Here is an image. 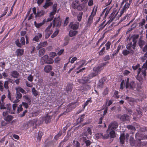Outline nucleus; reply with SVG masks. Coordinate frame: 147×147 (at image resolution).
<instances>
[{"instance_id":"obj_19","label":"nucleus","mask_w":147,"mask_h":147,"mask_svg":"<svg viewBox=\"0 0 147 147\" xmlns=\"http://www.w3.org/2000/svg\"><path fill=\"white\" fill-rule=\"evenodd\" d=\"M42 35L40 33H38L37 35H36L33 39V41H35L38 42L39 40V38H40L42 37Z\"/></svg>"},{"instance_id":"obj_41","label":"nucleus","mask_w":147,"mask_h":147,"mask_svg":"<svg viewBox=\"0 0 147 147\" xmlns=\"http://www.w3.org/2000/svg\"><path fill=\"white\" fill-rule=\"evenodd\" d=\"M110 137L111 138H114L115 137V132L114 130H112L109 133Z\"/></svg>"},{"instance_id":"obj_43","label":"nucleus","mask_w":147,"mask_h":147,"mask_svg":"<svg viewBox=\"0 0 147 147\" xmlns=\"http://www.w3.org/2000/svg\"><path fill=\"white\" fill-rule=\"evenodd\" d=\"M98 74L97 73L95 72V73H91L89 75V76L91 79V78L96 76Z\"/></svg>"},{"instance_id":"obj_47","label":"nucleus","mask_w":147,"mask_h":147,"mask_svg":"<svg viewBox=\"0 0 147 147\" xmlns=\"http://www.w3.org/2000/svg\"><path fill=\"white\" fill-rule=\"evenodd\" d=\"M72 109L70 106H69L68 108L66 109V111L64 112L63 114L65 115L67 113L71 111Z\"/></svg>"},{"instance_id":"obj_4","label":"nucleus","mask_w":147,"mask_h":147,"mask_svg":"<svg viewBox=\"0 0 147 147\" xmlns=\"http://www.w3.org/2000/svg\"><path fill=\"white\" fill-rule=\"evenodd\" d=\"M20 42H21V43L20 42L19 39H17L15 42L16 45L19 47H21L23 45H25V39L24 37H22L21 38Z\"/></svg>"},{"instance_id":"obj_64","label":"nucleus","mask_w":147,"mask_h":147,"mask_svg":"<svg viewBox=\"0 0 147 147\" xmlns=\"http://www.w3.org/2000/svg\"><path fill=\"white\" fill-rule=\"evenodd\" d=\"M111 45V43L110 42H108L105 45L106 46V49L107 50H108L110 48V47Z\"/></svg>"},{"instance_id":"obj_27","label":"nucleus","mask_w":147,"mask_h":147,"mask_svg":"<svg viewBox=\"0 0 147 147\" xmlns=\"http://www.w3.org/2000/svg\"><path fill=\"white\" fill-rule=\"evenodd\" d=\"M45 22V20H44L42 22L37 23L36 21L34 22V24L35 26L37 28H39Z\"/></svg>"},{"instance_id":"obj_21","label":"nucleus","mask_w":147,"mask_h":147,"mask_svg":"<svg viewBox=\"0 0 147 147\" xmlns=\"http://www.w3.org/2000/svg\"><path fill=\"white\" fill-rule=\"evenodd\" d=\"M52 67L50 65H47L44 67V70L46 72H49L52 69Z\"/></svg>"},{"instance_id":"obj_17","label":"nucleus","mask_w":147,"mask_h":147,"mask_svg":"<svg viewBox=\"0 0 147 147\" xmlns=\"http://www.w3.org/2000/svg\"><path fill=\"white\" fill-rule=\"evenodd\" d=\"M43 135V133L41 131H39L38 133L36 134V135L37 140L38 141H41L42 136Z\"/></svg>"},{"instance_id":"obj_32","label":"nucleus","mask_w":147,"mask_h":147,"mask_svg":"<svg viewBox=\"0 0 147 147\" xmlns=\"http://www.w3.org/2000/svg\"><path fill=\"white\" fill-rule=\"evenodd\" d=\"M16 91H18L22 93H24L26 94V92L21 87H18V88H16Z\"/></svg>"},{"instance_id":"obj_61","label":"nucleus","mask_w":147,"mask_h":147,"mask_svg":"<svg viewBox=\"0 0 147 147\" xmlns=\"http://www.w3.org/2000/svg\"><path fill=\"white\" fill-rule=\"evenodd\" d=\"M85 143L86 144V146H89L91 144V142L89 140H86L85 141Z\"/></svg>"},{"instance_id":"obj_13","label":"nucleus","mask_w":147,"mask_h":147,"mask_svg":"<svg viewBox=\"0 0 147 147\" xmlns=\"http://www.w3.org/2000/svg\"><path fill=\"white\" fill-rule=\"evenodd\" d=\"M48 58L49 56L47 55H45L42 57L41 58V64L43 65L44 63H46Z\"/></svg>"},{"instance_id":"obj_16","label":"nucleus","mask_w":147,"mask_h":147,"mask_svg":"<svg viewBox=\"0 0 147 147\" xmlns=\"http://www.w3.org/2000/svg\"><path fill=\"white\" fill-rule=\"evenodd\" d=\"M105 81V78L103 77L101 78L99 81V83H98L97 87L99 88H102L104 82Z\"/></svg>"},{"instance_id":"obj_53","label":"nucleus","mask_w":147,"mask_h":147,"mask_svg":"<svg viewBox=\"0 0 147 147\" xmlns=\"http://www.w3.org/2000/svg\"><path fill=\"white\" fill-rule=\"evenodd\" d=\"M121 48V46L119 45L117 48V49L116 52L114 53V54H113L112 55L114 56V55H116L119 52V50Z\"/></svg>"},{"instance_id":"obj_59","label":"nucleus","mask_w":147,"mask_h":147,"mask_svg":"<svg viewBox=\"0 0 147 147\" xmlns=\"http://www.w3.org/2000/svg\"><path fill=\"white\" fill-rule=\"evenodd\" d=\"M127 127L128 129H131L132 130H134L135 129V127L131 125H127Z\"/></svg>"},{"instance_id":"obj_22","label":"nucleus","mask_w":147,"mask_h":147,"mask_svg":"<svg viewBox=\"0 0 147 147\" xmlns=\"http://www.w3.org/2000/svg\"><path fill=\"white\" fill-rule=\"evenodd\" d=\"M136 111L138 113V114L137 115V118L139 119L142 116V110L140 109V108L139 107L136 109Z\"/></svg>"},{"instance_id":"obj_5","label":"nucleus","mask_w":147,"mask_h":147,"mask_svg":"<svg viewBox=\"0 0 147 147\" xmlns=\"http://www.w3.org/2000/svg\"><path fill=\"white\" fill-rule=\"evenodd\" d=\"M118 127V124L116 121L112 122L109 126L108 129L109 130H114Z\"/></svg>"},{"instance_id":"obj_55","label":"nucleus","mask_w":147,"mask_h":147,"mask_svg":"<svg viewBox=\"0 0 147 147\" xmlns=\"http://www.w3.org/2000/svg\"><path fill=\"white\" fill-rule=\"evenodd\" d=\"M130 52L126 50H124L122 52V53L123 55L124 56H126L129 54Z\"/></svg>"},{"instance_id":"obj_35","label":"nucleus","mask_w":147,"mask_h":147,"mask_svg":"<svg viewBox=\"0 0 147 147\" xmlns=\"http://www.w3.org/2000/svg\"><path fill=\"white\" fill-rule=\"evenodd\" d=\"M57 5L55 4L53 6V11L51 12V14L54 15L55 14L57 10Z\"/></svg>"},{"instance_id":"obj_23","label":"nucleus","mask_w":147,"mask_h":147,"mask_svg":"<svg viewBox=\"0 0 147 147\" xmlns=\"http://www.w3.org/2000/svg\"><path fill=\"white\" fill-rule=\"evenodd\" d=\"M120 142L122 144L124 143L125 140V136L124 134H121L119 137Z\"/></svg>"},{"instance_id":"obj_54","label":"nucleus","mask_w":147,"mask_h":147,"mask_svg":"<svg viewBox=\"0 0 147 147\" xmlns=\"http://www.w3.org/2000/svg\"><path fill=\"white\" fill-rule=\"evenodd\" d=\"M125 100H127V101L132 102L134 100V99L131 97H129L128 96H126L125 98Z\"/></svg>"},{"instance_id":"obj_24","label":"nucleus","mask_w":147,"mask_h":147,"mask_svg":"<svg viewBox=\"0 0 147 147\" xmlns=\"http://www.w3.org/2000/svg\"><path fill=\"white\" fill-rule=\"evenodd\" d=\"M84 136H85L86 137L82 136L80 138V142H81L85 143V141L87 140L86 137L87 136V135L86 133H84Z\"/></svg>"},{"instance_id":"obj_3","label":"nucleus","mask_w":147,"mask_h":147,"mask_svg":"<svg viewBox=\"0 0 147 147\" xmlns=\"http://www.w3.org/2000/svg\"><path fill=\"white\" fill-rule=\"evenodd\" d=\"M61 24V21L60 16L57 18H54L53 21V27L54 28L55 26L57 27H59Z\"/></svg>"},{"instance_id":"obj_20","label":"nucleus","mask_w":147,"mask_h":147,"mask_svg":"<svg viewBox=\"0 0 147 147\" xmlns=\"http://www.w3.org/2000/svg\"><path fill=\"white\" fill-rule=\"evenodd\" d=\"M11 75L15 78H17L20 76L19 73L16 71H12Z\"/></svg>"},{"instance_id":"obj_8","label":"nucleus","mask_w":147,"mask_h":147,"mask_svg":"<svg viewBox=\"0 0 147 147\" xmlns=\"http://www.w3.org/2000/svg\"><path fill=\"white\" fill-rule=\"evenodd\" d=\"M69 26L70 28L73 30H77L79 27V23L77 22L74 23L73 22H71L69 24Z\"/></svg>"},{"instance_id":"obj_28","label":"nucleus","mask_w":147,"mask_h":147,"mask_svg":"<svg viewBox=\"0 0 147 147\" xmlns=\"http://www.w3.org/2000/svg\"><path fill=\"white\" fill-rule=\"evenodd\" d=\"M45 13V12L42 11H40L37 12V14L36 15V17H40L44 15Z\"/></svg>"},{"instance_id":"obj_29","label":"nucleus","mask_w":147,"mask_h":147,"mask_svg":"<svg viewBox=\"0 0 147 147\" xmlns=\"http://www.w3.org/2000/svg\"><path fill=\"white\" fill-rule=\"evenodd\" d=\"M145 42L142 40L141 38H140L138 42V44L141 48H142L145 44Z\"/></svg>"},{"instance_id":"obj_60","label":"nucleus","mask_w":147,"mask_h":147,"mask_svg":"<svg viewBox=\"0 0 147 147\" xmlns=\"http://www.w3.org/2000/svg\"><path fill=\"white\" fill-rule=\"evenodd\" d=\"M132 45V43L131 42L127 45V49L128 50H130Z\"/></svg>"},{"instance_id":"obj_48","label":"nucleus","mask_w":147,"mask_h":147,"mask_svg":"<svg viewBox=\"0 0 147 147\" xmlns=\"http://www.w3.org/2000/svg\"><path fill=\"white\" fill-rule=\"evenodd\" d=\"M105 47H104L102 50L99 52V54L100 55H103L105 53Z\"/></svg>"},{"instance_id":"obj_33","label":"nucleus","mask_w":147,"mask_h":147,"mask_svg":"<svg viewBox=\"0 0 147 147\" xmlns=\"http://www.w3.org/2000/svg\"><path fill=\"white\" fill-rule=\"evenodd\" d=\"M129 142L131 146H134L135 144V141L133 137L131 136H130L129 139Z\"/></svg>"},{"instance_id":"obj_62","label":"nucleus","mask_w":147,"mask_h":147,"mask_svg":"<svg viewBox=\"0 0 147 147\" xmlns=\"http://www.w3.org/2000/svg\"><path fill=\"white\" fill-rule=\"evenodd\" d=\"M8 81H5L4 84V86L5 88L8 89L9 87L8 86Z\"/></svg>"},{"instance_id":"obj_52","label":"nucleus","mask_w":147,"mask_h":147,"mask_svg":"<svg viewBox=\"0 0 147 147\" xmlns=\"http://www.w3.org/2000/svg\"><path fill=\"white\" fill-rule=\"evenodd\" d=\"M105 23V22H103L99 26V30H102L103 28H104L105 26L106 25V24L104 25V24Z\"/></svg>"},{"instance_id":"obj_50","label":"nucleus","mask_w":147,"mask_h":147,"mask_svg":"<svg viewBox=\"0 0 147 147\" xmlns=\"http://www.w3.org/2000/svg\"><path fill=\"white\" fill-rule=\"evenodd\" d=\"M22 105H19V107H18L17 111V113H19L21 111L23 110V108H22Z\"/></svg>"},{"instance_id":"obj_9","label":"nucleus","mask_w":147,"mask_h":147,"mask_svg":"<svg viewBox=\"0 0 147 147\" xmlns=\"http://www.w3.org/2000/svg\"><path fill=\"white\" fill-rule=\"evenodd\" d=\"M102 65H100L97 67L94 68L93 70L95 72H96L98 74V73L101 71L103 69V66L105 65L106 64L104 63L102 64Z\"/></svg>"},{"instance_id":"obj_58","label":"nucleus","mask_w":147,"mask_h":147,"mask_svg":"<svg viewBox=\"0 0 147 147\" xmlns=\"http://www.w3.org/2000/svg\"><path fill=\"white\" fill-rule=\"evenodd\" d=\"M109 135L108 134H106L104 135L102 134V138L103 139H108L109 137Z\"/></svg>"},{"instance_id":"obj_37","label":"nucleus","mask_w":147,"mask_h":147,"mask_svg":"<svg viewBox=\"0 0 147 147\" xmlns=\"http://www.w3.org/2000/svg\"><path fill=\"white\" fill-rule=\"evenodd\" d=\"M32 90V94L35 96H36L38 95V92L34 88H33Z\"/></svg>"},{"instance_id":"obj_26","label":"nucleus","mask_w":147,"mask_h":147,"mask_svg":"<svg viewBox=\"0 0 147 147\" xmlns=\"http://www.w3.org/2000/svg\"><path fill=\"white\" fill-rule=\"evenodd\" d=\"M90 78L88 75L82 78V80L84 82V84L85 83L88 82Z\"/></svg>"},{"instance_id":"obj_30","label":"nucleus","mask_w":147,"mask_h":147,"mask_svg":"<svg viewBox=\"0 0 147 147\" xmlns=\"http://www.w3.org/2000/svg\"><path fill=\"white\" fill-rule=\"evenodd\" d=\"M72 89V85L70 84L67 85L66 88V90L67 93L71 92Z\"/></svg>"},{"instance_id":"obj_15","label":"nucleus","mask_w":147,"mask_h":147,"mask_svg":"<svg viewBox=\"0 0 147 147\" xmlns=\"http://www.w3.org/2000/svg\"><path fill=\"white\" fill-rule=\"evenodd\" d=\"M47 45V41H45L43 42L40 43L38 44V46L36 47V49L39 50L42 47H45Z\"/></svg>"},{"instance_id":"obj_10","label":"nucleus","mask_w":147,"mask_h":147,"mask_svg":"<svg viewBox=\"0 0 147 147\" xmlns=\"http://www.w3.org/2000/svg\"><path fill=\"white\" fill-rule=\"evenodd\" d=\"M130 89L133 90H137V89L136 88V84L134 81L131 82L129 85V88Z\"/></svg>"},{"instance_id":"obj_25","label":"nucleus","mask_w":147,"mask_h":147,"mask_svg":"<svg viewBox=\"0 0 147 147\" xmlns=\"http://www.w3.org/2000/svg\"><path fill=\"white\" fill-rule=\"evenodd\" d=\"M78 34V31L76 30H71L69 33V35L70 37H72Z\"/></svg>"},{"instance_id":"obj_18","label":"nucleus","mask_w":147,"mask_h":147,"mask_svg":"<svg viewBox=\"0 0 147 147\" xmlns=\"http://www.w3.org/2000/svg\"><path fill=\"white\" fill-rule=\"evenodd\" d=\"M130 4L129 3H126L123 7L122 10L121 12V15H122L123 13L124 12L126 11V9L129 8Z\"/></svg>"},{"instance_id":"obj_39","label":"nucleus","mask_w":147,"mask_h":147,"mask_svg":"<svg viewBox=\"0 0 147 147\" xmlns=\"http://www.w3.org/2000/svg\"><path fill=\"white\" fill-rule=\"evenodd\" d=\"M128 117V115H127L124 114L121 116L120 115L119 116L118 119H127V117Z\"/></svg>"},{"instance_id":"obj_57","label":"nucleus","mask_w":147,"mask_h":147,"mask_svg":"<svg viewBox=\"0 0 147 147\" xmlns=\"http://www.w3.org/2000/svg\"><path fill=\"white\" fill-rule=\"evenodd\" d=\"M146 22L145 20L144 19H142V21L140 22L139 23V26H142L144 25Z\"/></svg>"},{"instance_id":"obj_46","label":"nucleus","mask_w":147,"mask_h":147,"mask_svg":"<svg viewBox=\"0 0 147 147\" xmlns=\"http://www.w3.org/2000/svg\"><path fill=\"white\" fill-rule=\"evenodd\" d=\"M53 62V59L51 58H48V59H47L46 63L49 64H52Z\"/></svg>"},{"instance_id":"obj_34","label":"nucleus","mask_w":147,"mask_h":147,"mask_svg":"<svg viewBox=\"0 0 147 147\" xmlns=\"http://www.w3.org/2000/svg\"><path fill=\"white\" fill-rule=\"evenodd\" d=\"M24 52V50L21 49H18L16 51V52L17 53V56L23 55Z\"/></svg>"},{"instance_id":"obj_42","label":"nucleus","mask_w":147,"mask_h":147,"mask_svg":"<svg viewBox=\"0 0 147 147\" xmlns=\"http://www.w3.org/2000/svg\"><path fill=\"white\" fill-rule=\"evenodd\" d=\"M52 3L50 2H47L45 5L43 6V7H44L45 9H46L47 7H48L49 6L51 5Z\"/></svg>"},{"instance_id":"obj_44","label":"nucleus","mask_w":147,"mask_h":147,"mask_svg":"<svg viewBox=\"0 0 147 147\" xmlns=\"http://www.w3.org/2000/svg\"><path fill=\"white\" fill-rule=\"evenodd\" d=\"M22 97V94L19 92L16 91V98H17L20 99Z\"/></svg>"},{"instance_id":"obj_2","label":"nucleus","mask_w":147,"mask_h":147,"mask_svg":"<svg viewBox=\"0 0 147 147\" xmlns=\"http://www.w3.org/2000/svg\"><path fill=\"white\" fill-rule=\"evenodd\" d=\"M72 7L74 9H77L78 10H81L83 8V5H80L79 1H76L72 3Z\"/></svg>"},{"instance_id":"obj_45","label":"nucleus","mask_w":147,"mask_h":147,"mask_svg":"<svg viewBox=\"0 0 147 147\" xmlns=\"http://www.w3.org/2000/svg\"><path fill=\"white\" fill-rule=\"evenodd\" d=\"M59 31L58 30H56L53 33V34L51 36V37L52 38H53L54 37L57 36V35L58 34Z\"/></svg>"},{"instance_id":"obj_51","label":"nucleus","mask_w":147,"mask_h":147,"mask_svg":"<svg viewBox=\"0 0 147 147\" xmlns=\"http://www.w3.org/2000/svg\"><path fill=\"white\" fill-rule=\"evenodd\" d=\"M90 86L88 84H86L84 86V90H87L90 89Z\"/></svg>"},{"instance_id":"obj_36","label":"nucleus","mask_w":147,"mask_h":147,"mask_svg":"<svg viewBox=\"0 0 147 147\" xmlns=\"http://www.w3.org/2000/svg\"><path fill=\"white\" fill-rule=\"evenodd\" d=\"M12 120H4L1 122V125L3 126L6 125L7 124L11 122Z\"/></svg>"},{"instance_id":"obj_6","label":"nucleus","mask_w":147,"mask_h":147,"mask_svg":"<svg viewBox=\"0 0 147 147\" xmlns=\"http://www.w3.org/2000/svg\"><path fill=\"white\" fill-rule=\"evenodd\" d=\"M146 70H147V68L145 67H143V66H142V68H139L138 71L137 76H138L141 71L142 74L143 75V76L145 77L146 75Z\"/></svg>"},{"instance_id":"obj_38","label":"nucleus","mask_w":147,"mask_h":147,"mask_svg":"<svg viewBox=\"0 0 147 147\" xmlns=\"http://www.w3.org/2000/svg\"><path fill=\"white\" fill-rule=\"evenodd\" d=\"M96 138L97 139L102 138V133H98L96 134L95 135Z\"/></svg>"},{"instance_id":"obj_56","label":"nucleus","mask_w":147,"mask_h":147,"mask_svg":"<svg viewBox=\"0 0 147 147\" xmlns=\"http://www.w3.org/2000/svg\"><path fill=\"white\" fill-rule=\"evenodd\" d=\"M118 91H115L114 93L113 96L114 97L118 98H119V96L118 95Z\"/></svg>"},{"instance_id":"obj_7","label":"nucleus","mask_w":147,"mask_h":147,"mask_svg":"<svg viewBox=\"0 0 147 147\" xmlns=\"http://www.w3.org/2000/svg\"><path fill=\"white\" fill-rule=\"evenodd\" d=\"M135 138L137 140L140 141L141 140H145V135L137 132L135 134Z\"/></svg>"},{"instance_id":"obj_63","label":"nucleus","mask_w":147,"mask_h":147,"mask_svg":"<svg viewBox=\"0 0 147 147\" xmlns=\"http://www.w3.org/2000/svg\"><path fill=\"white\" fill-rule=\"evenodd\" d=\"M23 97L26 100H27L28 102H30L31 101L30 100L27 95H25L23 96Z\"/></svg>"},{"instance_id":"obj_11","label":"nucleus","mask_w":147,"mask_h":147,"mask_svg":"<svg viewBox=\"0 0 147 147\" xmlns=\"http://www.w3.org/2000/svg\"><path fill=\"white\" fill-rule=\"evenodd\" d=\"M139 36L138 35H136L133 36L132 41L133 42V44L132 45V48L134 49H135V47L136 46L137 39L138 38Z\"/></svg>"},{"instance_id":"obj_31","label":"nucleus","mask_w":147,"mask_h":147,"mask_svg":"<svg viewBox=\"0 0 147 147\" xmlns=\"http://www.w3.org/2000/svg\"><path fill=\"white\" fill-rule=\"evenodd\" d=\"M45 53V49H42L38 51V55L40 57L43 55Z\"/></svg>"},{"instance_id":"obj_40","label":"nucleus","mask_w":147,"mask_h":147,"mask_svg":"<svg viewBox=\"0 0 147 147\" xmlns=\"http://www.w3.org/2000/svg\"><path fill=\"white\" fill-rule=\"evenodd\" d=\"M73 143L76 147H80V144L78 141L74 140L73 141Z\"/></svg>"},{"instance_id":"obj_1","label":"nucleus","mask_w":147,"mask_h":147,"mask_svg":"<svg viewBox=\"0 0 147 147\" xmlns=\"http://www.w3.org/2000/svg\"><path fill=\"white\" fill-rule=\"evenodd\" d=\"M40 120H30L28 123H24L23 125V129H27L29 127L32 126L34 128H36L37 125H39L37 124Z\"/></svg>"},{"instance_id":"obj_49","label":"nucleus","mask_w":147,"mask_h":147,"mask_svg":"<svg viewBox=\"0 0 147 147\" xmlns=\"http://www.w3.org/2000/svg\"><path fill=\"white\" fill-rule=\"evenodd\" d=\"M53 15L51 14V13H50V17L47 19L46 21H45V22H49L51 21V20H53V18H54V16H53Z\"/></svg>"},{"instance_id":"obj_14","label":"nucleus","mask_w":147,"mask_h":147,"mask_svg":"<svg viewBox=\"0 0 147 147\" xmlns=\"http://www.w3.org/2000/svg\"><path fill=\"white\" fill-rule=\"evenodd\" d=\"M116 11H114L111 15V16L109 17L110 18V20H109L108 22H111L113 21L115 19V17L117 16L118 13V12H117L115 14Z\"/></svg>"},{"instance_id":"obj_12","label":"nucleus","mask_w":147,"mask_h":147,"mask_svg":"<svg viewBox=\"0 0 147 147\" xmlns=\"http://www.w3.org/2000/svg\"><path fill=\"white\" fill-rule=\"evenodd\" d=\"M96 11V9H95V11H94V9H93V11L91 13V15L90 16L88 20V22L89 23H91L92 22V20L93 19V17L95 15Z\"/></svg>"}]
</instances>
